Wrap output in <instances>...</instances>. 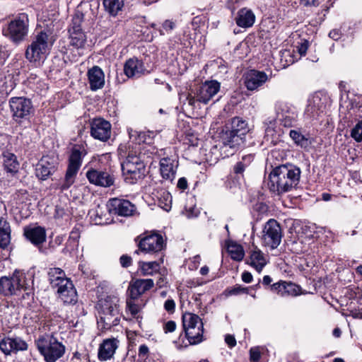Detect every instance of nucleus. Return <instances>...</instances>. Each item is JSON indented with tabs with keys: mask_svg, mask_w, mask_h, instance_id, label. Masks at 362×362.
I'll use <instances>...</instances> for the list:
<instances>
[{
	"mask_svg": "<svg viewBox=\"0 0 362 362\" xmlns=\"http://www.w3.org/2000/svg\"><path fill=\"white\" fill-rule=\"evenodd\" d=\"M48 280L52 287L57 288L60 299L66 304L77 302V293L70 279L66 276L64 271L58 267L50 268L48 271Z\"/></svg>",
	"mask_w": 362,
	"mask_h": 362,
	"instance_id": "obj_4",
	"label": "nucleus"
},
{
	"mask_svg": "<svg viewBox=\"0 0 362 362\" xmlns=\"http://www.w3.org/2000/svg\"><path fill=\"white\" fill-rule=\"evenodd\" d=\"M268 79L269 77L265 72L252 69L247 73L245 84L248 90H254L262 86Z\"/></svg>",
	"mask_w": 362,
	"mask_h": 362,
	"instance_id": "obj_21",
	"label": "nucleus"
},
{
	"mask_svg": "<svg viewBox=\"0 0 362 362\" xmlns=\"http://www.w3.org/2000/svg\"><path fill=\"white\" fill-rule=\"evenodd\" d=\"M140 238L138 243L139 250L135 253L139 254V252L144 254H158L165 247L163 238L158 233H151L145 235L144 237H138Z\"/></svg>",
	"mask_w": 362,
	"mask_h": 362,
	"instance_id": "obj_11",
	"label": "nucleus"
},
{
	"mask_svg": "<svg viewBox=\"0 0 362 362\" xmlns=\"http://www.w3.org/2000/svg\"><path fill=\"white\" fill-rule=\"evenodd\" d=\"M225 127L244 139H245L246 134L250 131L247 121L239 117L232 118L230 121L225 125Z\"/></svg>",
	"mask_w": 362,
	"mask_h": 362,
	"instance_id": "obj_30",
	"label": "nucleus"
},
{
	"mask_svg": "<svg viewBox=\"0 0 362 362\" xmlns=\"http://www.w3.org/2000/svg\"><path fill=\"white\" fill-rule=\"evenodd\" d=\"M351 136L357 142L362 141V119L351 129Z\"/></svg>",
	"mask_w": 362,
	"mask_h": 362,
	"instance_id": "obj_45",
	"label": "nucleus"
},
{
	"mask_svg": "<svg viewBox=\"0 0 362 362\" xmlns=\"http://www.w3.org/2000/svg\"><path fill=\"white\" fill-rule=\"evenodd\" d=\"M182 325L190 344H196L202 341L203 322L197 315L191 313L184 314L182 315Z\"/></svg>",
	"mask_w": 362,
	"mask_h": 362,
	"instance_id": "obj_10",
	"label": "nucleus"
},
{
	"mask_svg": "<svg viewBox=\"0 0 362 362\" xmlns=\"http://www.w3.org/2000/svg\"><path fill=\"white\" fill-rule=\"evenodd\" d=\"M300 4L303 6H317L320 4V0H300Z\"/></svg>",
	"mask_w": 362,
	"mask_h": 362,
	"instance_id": "obj_54",
	"label": "nucleus"
},
{
	"mask_svg": "<svg viewBox=\"0 0 362 362\" xmlns=\"http://www.w3.org/2000/svg\"><path fill=\"white\" fill-rule=\"evenodd\" d=\"M3 163L4 170L11 174H15L19 168V163L16 156L10 152H5L3 154Z\"/></svg>",
	"mask_w": 362,
	"mask_h": 362,
	"instance_id": "obj_34",
	"label": "nucleus"
},
{
	"mask_svg": "<svg viewBox=\"0 0 362 362\" xmlns=\"http://www.w3.org/2000/svg\"><path fill=\"white\" fill-rule=\"evenodd\" d=\"M159 165L161 177L165 180L172 182L175 177L178 166L177 161L170 157H164L160 160Z\"/></svg>",
	"mask_w": 362,
	"mask_h": 362,
	"instance_id": "obj_22",
	"label": "nucleus"
},
{
	"mask_svg": "<svg viewBox=\"0 0 362 362\" xmlns=\"http://www.w3.org/2000/svg\"><path fill=\"white\" fill-rule=\"evenodd\" d=\"M33 274H27L15 270L11 276H1L0 278V293L5 296L18 295L22 290L25 291L23 298L32 297L30 287L33 284Z\"/></svg>",
	"mask_w": 362,
	"mask_h": 362,
	"instance_id": "obj_3",
	"label": "nucleus"
},
{
	"mask_svg": "<svg viewBox=\"0 0 362 362\" xmlns=\"http://www.w3.org/2000/svg\"><path fill=\"white\" fill-rule=\"evenodd\" d=\"M164 308L170 313H174L175 308V301L173 299H168L164 303Z\"/></svg>",
	"mask_w": 362,
	"mask_h": 362,
	"instance_id": "obj_52",
	"label": "nucleus"
},
{
	"mask_svg": "<svg viewBox=\"0 0 362 362\" xmlns=\"http://www.w3.org/2000/svg\"><path fill=\"white\" fill-rule=\"evenodd\" d=\"M308 48V42L307 40H305L303 42H301L296 47L297 51L300 54V56H303L306 54Z\"/></svg>",
	"mask_w": 362,
	"mask_h": 362,
	"instance_id": "obj_53",
	"label": "nucleus"
},
{
	"mask_svg": "<svg viewBox=\"0 0 362 362\" xmlns=\"http://www.w3.org/2000/svg\"><path fill=\"white\" fill-rule=\"evenodd\" d=\"M325 105L320 93H315L308 100L304 116L308 119H317L323 114Z\"/></svg>",
	"mask_w": 362,
	"mask_h": 362,
	"instance_id": "obj_18",
	"label": "nucleus"
},
{
	"mask_svg": "<svg viewBox=\"0 0 362 362\" xmlns=\"http://www.w3.org/2000/svg\"><path fill=\"white\" fill-rule=\"evenodd\" d=\"M11 240V228L9 223L3 218H0V247L5 248Z\"/></svg>",
	"mask_w": 362,
	"mask_h": 362,
	"instance_id": "obj_38",
	"label": "nucleus"
},
{
	"mask_svg": "<svg viewBox=\"0 0 362 362\" xmlns=\"http://www.w3.org/2000/svg\"><path fill=\"white\" fill-rule=\"evenodd\" d=\"M139 151V148L131 149L129 146L126 160L122 163L123 176L127 184H135L146 175V166Z\"/></svg>",
	"mask_w": 362,
	"mask_h": 362,
	"instance_id": "obj_5",
	"label": "nucleus"
},
{
	"mask_svg": "<svg viewBox=\"0 0 362 362\" xmlns=\"http://www.w3.org/2000/svg\"><path fill=\"white\" fill-rule=\"evenodd\" d=\"M90 134L102 141L108 140L111 135V124L101 118L95 119L91 123Z\"/></svg>",
	"mask_w": 362,
	"mask_h": 362,
	"instance_id": "obj_19",
	"label": "nucleus"
},
{
	"mask_svg": "<svg viewBox=\"0 0 362 362\" xmlns=\"http://www.w3.org/2000/svg\"><path fill=\"white\" fill-rule=\"evenodd\" d=\"M201 257L199 255L194 256L189 264V269L190 270H196L200 264Z\"/></svg>",
	"mask_w": 362,
	"mask_h": 362,
	"instance_id": "obj_48",
	"label": "nucleus"
},
{
	"mask_svg": "<svg viewBox=\"0 0 362 362\" xmlns=\"http://www.w3.org/2000/svg\"><path fill=\"white\" fill-rule=\"evenodd\" d=\"M163 29L165 30L167 33L171 31L172 30L174 29L175 28V23L174 22L171 21H169V20H166L163 23Z\"/></svg>",
	"mask_w": 362,
	"mask_h": 362,
	"instance_id": "obj_55",
	"label": "nucleus"
},
{
	"mask_svg": "<svg viewBox=\"0 0 362 362\" xmlns=\"http://www.w3.org/2000/svg\"><path fill=\"white\" fill-rule=\"evenodd\" d=\"M36 345L46 362H55L65 353V346L52 335L40 337Z\"/></svg>",
	"mask_w": 362,
	"mask_h": 362,
	"instance_id": "obj_9",
	"label": "nucleus"
},
{
	"mask_svg": "<svg viewBox=\"0 0 362 362\" xmlns=\"http://www.w3.org/2000/svg\"><path fill=\"white\" fill-rule=\"evenodd\" d=\"M134 299H129L127 300V308L134 317L138 315L140 310L139 306L134 302Z\"/></svg>",
	"mask_w": 362,
	"mask_h": 362,
	"instance_id": "obj_46",
	"label": "nucleus"
},
{
	"mask_svg": "<svg viewBox=\"0 0 362 362\" xmlns=\"http://www.w3.org/2000/svg\"><path fill=\"white\" fill-rule=\"evenodd\" d=\"M8 103L12 117L16 122L28 118L33 110L32 101L25 97H12Z\"/></svg>",
	"mask_w": 362,
	"mask_h": 362,
	"instance_id": "obj_12",
	"label": "nucleus"
},
{
	"mask_svg": "<svg viewBox=\"0 0 362 362\" xmlns=\"http://www.w3.org/2000/svg\"><path fill=\"white\" fill-rule=\"evenodd\" d=\"M253 160L252 155H247L242 158L241 160L238 161L233 166V173L238 178L243 177V172L250 165Z\"/></svg>",
	"mask_w": 362,
	"mask_h": 362,
	"instance_id": "obj_40",
	"label": "nucleus"
},
{
	"mask_svg": "<svg viewBox=\"0 0 362 362\" xmlns=\"http://www.w3.org/2000/svg\"><path fill=\"white\" fill-rule=\"evenodd\" d=\"M281 238L282 233L279 223L274 219H269L263 229L262 238L263 245L274 250L279 245Z\"/></svg>",
	"mask_w": 362,
	"mask_h": 362,
	"instance_id": "obj_13",
	"label": "nucleus"
},
{
	"mask_svg": "<svg viewBox=\"0 0 362 362\" xmlns=\"http://www.w3.org/2000/svg\"><path fill=\"white\" fill-rule=\"evenodd\" d=\"M247 291V288L245 287H242L241 286L236 285L231 289L228 291V295H238L241 293H246Z\"/></svg>",
	"mask_w": 362,
	"mask_h": 362,
	"instance_id": "obj_49",
	"label": "nucleus"
},
{
	"mask_svg": "<svg viewBox=\"0 0 362 362\" xmlns=\"http://www.w3.org/2000/svg\"><path fill=\"white\" fill-rule=\"evenodd\" d=\"M57 165V159L55 157L43 156L36 165L35 175L39 179L45 180L55 172Z\"/></svg>",
	"mask_w": 362,
	"mask_h": 362,
	"instance_id": "obj_16",
	"label": "nucleus"
},
{
	"mask_svg": "<svg viewBox=\"0 0 362 362\" xmlns=\"http://www.w3.org/2000/svg\"><path fill=\"white\" fill-rule=\"evenodd\" d=\"M145 69L141 61L136 58L128 59L124 65V74L129 77H140Z\"/></svg>",
	"mask_w": 362,
	"mask_h": 362,
	"instance_id": "obj_28",
	"label": "nucleus"
},
{
	"mask_svg": "<svg viewBox=\"0 0 362 362\" xmlns=\"http://www.w3.org/2000/svg\"><path fill=\"white\" fill-rule=\"evenodd\" d=\"M107 209L110 214L121 216H131L136 211V206L127 199L112 198L107 204Z\"/></svg>",
	"mask_w": 362,
	"mask_h": 362,
	"instance_id": "obj_15",
	"label": "nucleus"
},
{
	"mask_svg": "<svg viewBox=\"0 0 362 362\" xmlns=\"http://www.w3.org/2000/svg\"><path fill=\"white\" fill-rule=\"evenodd\" d=\"M118 344L119 341L115 338L104 339L98 349V359L105 361L112 358L118 348Z\"/></svg>",
	"mask_w": 362,
	"mask_h": 362,
	"instance_id": "obj_26",
	"label": "nucleus"
},
{
	"mask_svg": "<svg viewBox=\"0 0 362 362\" xmlns=\"http://www.w3.org/2000/svg\"><path fill=\"white\" fill-rule=\"evenodd\" d=\"M176 329V323L173 320L168 321L163 325L165 333L173 332Z\"/></svg>",
	"mask_w": 362,
	"mask_h": 362,
	"instance_id": "obj_51",
	"label": "nucleus"
},
{
	"mask_svg": "<svg viewBox=\"0 0 362 362\" xmlns=\"http://www.w3.org/2000/svg\"><path fill=\"white\" fill-rule=\"evenodd\" d=\"M87 76L92 90L101 89L105 85V74L103 71L98 66H94L89 69Z\"/></svg>",
	"mask_w": 362,
	"mask_h": 362,
	"instance_id": "obj_27",
	"label": "nucleus"
},
{
	"mask_svg": "<svg viewBox=\"0 0 362 362\" xmlns=\"http://www.w3.org/2000/svg\"><path fill=\"white\" fill-rule=\"evenodd\" d=\"M24 235L35 246L40 245L46 241V231L41 226L25 228Z\"/></svg>",
	"mask_w": 362,
	"mask_h": 362,
	"instance_id": "obj_29",
	"label": "nucleus"
},
{
	"mask_svg": "<svg viewBox=\"0 0 362 362\" xmlns=\"http://www.w3.org/2000/svg\"><path fill=\"white\" fill-rule=\"evenodd\" d=\"M98 327L101 330L110 329L119 324L122 313L120 300L116 296H107L98 303Z\"/></svg>",
	"mask_w": 362,
	"mask_h": 362,
	"instance_id": "obj_2",
	"label": "nucleus"
},
{
	"mask_svg": "<svg viewBox=\"0 0 362 362\" xmlns=\"http://www.w3.org/2000/svg\"><path fill=\"white\" fill-rule=\"evenodd\" d=\"M129 138L136 144H151L155 136L153 132H137L132 129H128Z\"/></svg>",
	"mask_w": 362,
	"mask_h": 362,
	"instance_id": "obj_33",
	"label": "nucleus"
},
{
	"mask_svg": "<svg viewBox=\"0 0 362 362\" xmlns=\"http://www.w3.org/2000/svg\"><path fill=\"white\" fill-rule=\"evenodd\" d=\"M228 252L230 257L235 261H241L245 255L242 245L234 243L228 245Z\"/></svg>",
	"mask_w": 362,
	"mask_h": 362,
	"instance_id": "obj_43",
	"label": "nucleus"
},
{
	"mask_svg": "<svg viewBox=\"0 0 362 362\" xmlns=\"http://www.w3.org/2000/svg\"><path fill=\"white\" fill-rule=\"evenodd\" d=\"M177 187L180 189H185L187 188V181L185 177H181L178 180Z\"/></svg>",
	"mask_w": 362,
	"mask_h": 362,
	"instance_id": "obj_59",
	"label": "nucleus"
},
{
	"mask_svg": "<svg viewBox=\"0 0 362 362\" xmlns=\"http://www.w3.org/2000/svg\"><path fill=\"white\" fill-rule=\"evenodd\" d=\"M105 11L111 16H115L122 11L124 6V0H103Z\"/></svg>",
	"mask_w": 362,
	"mask_h": 362,
	"instance_id": "obj_39",
	"label": "nucleus"
},
{
	"mask_svg": "<svg viewBox=\"0 0 362 362\" xmlns=\"http://www.w3.org/2000/svg\"><path fill=\"white\" fill-rule=\"evenodd\" d=\"M225 341L230 347H233L236 345V340L235 337L230 334L226 335Z\"/></svg>",
	"mask_w": 362,
	"mask_h": 362,
	"instance_id": "obj_58",
	"label": "nucleus"
},
{
	"mask_svg": "<svg viewBox=\"0 0 362 362\" xmlns=\"http://www.w3.org/2000/svg\"><path fill=\"white\" fill-rule=\"evenodd\" d=\"M28 348L27 342L16 336L5 337L0 341V350L6 355L26 351Z\"/></svg>",
	"mask_w": 362,
	"mask_h": 362,
	"instance_id": "obj_17",
	"label": "nucleus"
},
{
	"mask_svg": "<svg viewBox=\"0 0 362 362\" xmlns=\"http://www.w3.org/2000/svg\"><path fill=\"white\" fill-rule=\"evenodd\" d=\"M53 41L44 30L37 33L28 46L25 57L31 63L40 64L49 54Z\"/></svg>",
	"mask_w": 362,
	"mask_h": 362,
	"instance_id": "obj_6",
	"label": "nucleus"
},
{
	"mask_svg": "<svg viewBox=\"0 0 362 362\" xmlns=\"http://www.w3.org/2000/svg\"><path fill=\"white\" fill-rule=\"evenodd\" d=\"M87 152L83 145H74L71 148L68 159V166L63 180L59 184V188L62 191L68 189L76 180V175L79 171L83 157Z\"/></svg>",
	"mask_w": 362,
	"mask_h": 362,
	"instance_id": "obj_7",
	"label": "nucleus"
},
{
	"mask_svg": "<svg viewBox=\"0 0 362 362\" xmlns=\"http://www.w3.org/2000/svg\"><path fill=\"white\" fill-rule=\"evenodd\" d=\"M247 263L255 269L257 272L260 273L267 264V260L265 255L256 247L250 252Z\"/></svg>",
	"mask_w": 362,
	"mask_h": 362,
	"instance_id": "obj_31",
	"label": "nucleus"
},
{
	"mask_svg": "<svg viewBox=\"0 0 362 362\" xmlns=\"http://www.w3.org/2000/svg\"><path fill=\"white\" fill-rule=\"evenodd\" d=\"M29 19L26 13L18 14L2 30L3 35L16 45L25 40L28 34Z\"/></svg>",
	"mask_w": 362,
	"mask_h": 362,
	"instance_id": "obj_8",
	"label": "nucleus"
},
{
	"mask_svg": "<svg viewBox=\"0 0 362 362\" xmlns=\"http://www.w3.org/2000/svg\"><path fill=\"white\" fill-rule=\"evenodd\" d=\"M88 181L95 185L109 187L114 184V177L106 171L90 169L86 173Z\"/></svg>",
	"mask_w": 362,
	"mask_h": 362,
	"instance_id": "obj_20",
	"label": "nucleus"
},
{
	"mask_svg": "<svg viewBox=\"0 0 362 362\" xmlns=\"http://www.w3.org/2000/svg\"><path fill=\"white\" fill-rule=\"evenodd\" d=\"M199 214V211L196 207H193V208L187 209V211H186V216L188 218L197 217V216H198Z\"/></svg>",
	"mask_w": 362,
	"mask_h": 362,
	"instance_id": "obj_57",
	"label": "nucleus"
},
{
	"mask_svg": "<svg viewBox=\"0 0 362 362\" xmlns=\"http://www.w3.org/2000/svg\"><path fill=\"white\" fill-rule=\"evenodd\" d=\"M158 205L165 211H169L171 209L172 196L168 192L165 190L162 192L160 197H158Z\"/></svg>",
	"mask_w": 362,
	"mask_h": 362,
	"instance_id": "obj_44",
	"label": "nucleus"
},
{
	"mask_svg": "<svg viewBox=\"0 0 362 362\" xmlns=\"http://www.w3.org/2000/svg\"><path fill=\"white\" fill-rule=\"evenodd\" d=\"M242 280L245 283H250L252 280V275L248 272L242 274Z\"/></svg>",
	"mask_w": 362,
	"mask_h": 362,
	"instance_id": "obj_60",
	"label": "nucleus"
},
{
	"mask_svg": "<svg viewBox=\"0 0 362 362\" xmlns=\"http://www.w3.org/2000/svg\"><path fill=\"white\" fill-rule=\"evenodd\" d=\"M272 281V279L269 276L266 275L263 277V280H262L263 284L267 286V285H269Z\"/></svg>",
	"mask_w": 362,
	"mask_h": 362,
	"instance_id": "obj_63",
	"label": "nucleus"
},
{
	"mask_svg": "<svg viewBox=\"0 0 362 362\" xmlns=\"http://www.w3.org/2000/svg\"><path fill=\"white\" fill-rule=\"evenodd\" d=\"M289 136L295 144L300 146L301 148H306L310 144V141H309L308 138L303 135L300 130H290Z\"/></svg>",
	"mask_w": 362,
	"mask_h": 362,
	"instance_id": "obj_41",
	"label": "nucleus"
},
{
	"mask_svg": "<svg viewBox=\"0 0 362 362\" xmlns=\"http://www.w3.org/2000/svg\"><path fill=\"white\" fill-rule=\"evenodd\" d=\"M329 36L331 38H332V39H334V40H338V39L340 37V34H339V33L337 30H331V31L329 32Z\"/></svg>",
	"mask_w": 362,
	"mask_h": 362,
	"instance_id": "obj_62",
	"label": "nucleus"
},
{
	"mask_svg": "<svg viewBox=\"0 0 362 362\" xmlns=\"http://www.w3.org/2000/svg\"><path fill=\"white\" fill-rule=\"evenodd\" d=\"M220 83L216 81H206L197 90L196 97L189 95L187 100L189 105H194L196 101L206 104L220 90Z\"/></svg>",
	"mask_w": 362,
	"mask_h": 362,
	"instance_id": "obj_14",
	"label": "nucleus"
},
{
	"mask_svg": "<svg viewBox=\"0 0 362 362\" xmlns=\"http://www.w3.org/2000/svg\"><path fill=\"white\" fill-rule=\"evenodd\" d=\"M82 7L83 4L77 6L69 31H83L81 29V23L83 21L84 15L82 11Z\"/></svg>",
	"mask_w": 362,
	"mask_h": 362,
	"instance_id": "obj_42",
	"label": "nucleus"
},
{
	"mask_svg": "<svg viewBox=\"0 0 362 362\" xmlns=\"http://www.w3.org/2000/svg\"><path fill=\"white\" fill-rule=\"evenodd\" d=\"M351 315L354 318L362 319V309L351 311Z\"/></svg>",
	"mask_w": 362,
	"mask_h": 362,
	"instance_id": "obj_61",
	"label": "nucleus"
},
{
	"mask_svg": "<svg viewBox=\"0 0 362 362\" xmlns=\"http://www.w3.org/2000/svg\"><path fill=\"white\" fill-rule=\"evenodd\" d=\"M69 45L74 49L80 50L84 48L86 42V35L83 31H69Z\"/></svg>",
	"mask_w": 362,
	"mask_h": 362,
	"instance_id": "obj_36",
	"label": "nucleus"
},
{
	"mask_svg": "<svg viewBox=\"0 0 362 362\" xmlns=\"http://www.w3.org/2000/svg\"><path fill=\"white\" fill-rule=\"evenodd\" d=\"M300 174V168L292 163L276 166L269 175V189L277 195L288 192L299 184Z\"/></svg>",
	"mask_w": 362,
	"mask_h": 362,
	"instance_id": "obj_1",
	"label": "nucleus"
},
{
	"mask_svg": "<svg viewBox=\"0 0 362 362\" xmlns=\"http://www.w3.org/2000/svg\"><path fill=\"white\" fill-rule=\"evenodd\" d=\"M261 358V351L258 346L250 349V360L251 362H257Z\"/></svg>",
	"mask_w": 362,
	"mask_h": 362,
	"instance_id": "obj_47",
	"label": "nucleus"
},
{
	"mask_svg": "<svg viewBox=\"0 0 362 362\" xmlns=\"http://www.w3.org/2000/svg\"><path fill=\"white\" fill-rule=\"evenodd\" d=\"M148 351V347L146 344H141L139 348V356L142 358L146 357Z\"/></svg>",
	"mask_w": 362,
	"mask_h": 362,
	"instance_id": "obj_56",
	"label": "nucleus"
},
{
	"mask_svg": "<svg viewBox=\"0 0 362 362\" xmlns=\"http://www.w3.org/2000/svg\"><path fill=\"white\" fill-rule=\"evenodd\" d=\"M255 21V16L252 10L243 8L238 11L235 18L236 24L241 28L252 27Z\"/></svg>",
	"mask_w": 362,
	"mask_h": 362,
	"instance_id": "obj_32",
	"label": "nucleus"
},
{
	"mask_svg": "<svg viewBox=\"0 0 362 362\" xmlns=\"http://www.w3.org/2000/svg\"><path fill=\"white\" fill-rule=\"evenodd\" d=\"M271 288L283 296L286 293L296 295L298 286L294 284L284 281L272 284Z\"/></svg>",
	"mask_w": 362,
	"mask_h": 362,
	"instance_id": "obj_37",
	"label": "nucleus"
},
{
	"mask_svg": "<svg viewBox=\"0 0 362 362\" xmlns=\"http://www.w3.org/2000/svg\"><path fill=\"white\" fill-rule=\"evenodd\" d=\"M163 262V257L160 258V262L151 261L139 262V267L141 273L144 276L153 275L158 272L160 267V264Z\"/></svg>",
	"mask_w": 362,
	"mask_h": 362,
	"instance_id": "obj_35",
	"label": "nucleus"
},
{
	"mask_svg": "<svg viewBox=\"0 0 362 362\" xmlns=\"http://www.w3.org/2000/svg\"><path fill=\"white\" fill-rule=\"evenodd\" d=\"M276 108L281 124L286 127H291L296 118V114L293 108L284 103H278Z\"/></svg>",
	"mask_w": 362,
	"mask_h": 362,
	"instance_id": "obj_24",
	"label": "nucleus"
},
{
	"mask_svg": "<svg viewBox=\"0 0 362 362\" xmlns=\"http://www.w3.org/2000/svg\"><path fill=\"white\" fill-rule=\"evenodd\" d=\"M153 281L151 279H136L131 282L128 288L130 298L137 299L141 295L153 288Z\"/></svg>",
	"mask_w": 362,
	"mask_h": 362,
	"instance_id": "obj_25",
	"label": "nucleus"
},
{
	"mask_svg": "<svg viewBox=\"0 0 362 362\" xmlns=\"http://www.w3.org/2000/svg\"><path fill=\"white\" fill-rule=\"evenodd\" d=\"M209 267L207 266H204L200 269L199 272L202 276H205L209 273Z\"/></svg>",
	"mask_w": 362,
	"mask_h": 362,
	"instance_id": "obj_64",
	"label": "nucleus"
},
{
	"mask_svg": "<svg viewBox=\"0 0 362 362\" xmlns=\"http://www.w3.org/2000/svg\"><path fill=\"white\" fill-rule=\"evenodd\" d=\"M220 139L224 146L235 150L238 149L245 142V139L236 134L235 132H232L231 130L225 127L220 134Z\"/></svg>",
	"mask_w": 362,
	"mask_h": 362,
	"instance_id": "obj_23",
	"label": "nucleus"
},
{
	"mask_svg": "<svg viewBox=\"0 0 362 362\" xmlns=\"http://www.w3.org/2000/svg\"><path fill=\"white\" fill-rule=\"evenodd\" d=\"M132 257L127 255H123L119 258V262L122 267H129L132 264Z\"/></svg>",
	"mask_w": 362,
	"mask_h": 362,
	"instance_id": "obj_50",
	"label": "nucleus"
}]
</instances>
